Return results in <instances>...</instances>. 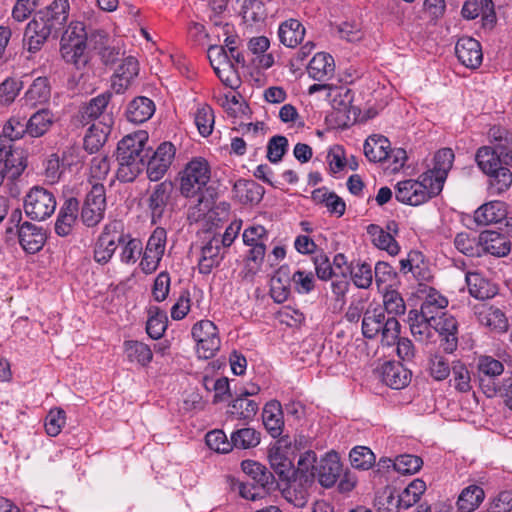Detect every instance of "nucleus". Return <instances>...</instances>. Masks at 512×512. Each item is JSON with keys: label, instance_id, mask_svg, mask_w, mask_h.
<instances>
[{"label": "nucleus", "instance_id": "obj_43", "mask_svg": "<svg viewBox=\"0 0 512 512\" xmlns=\"http://www.w3.org/2000/svg\"><path fill=\"white\" fill-rule=\"evenodd\" d=\"M374 276L379 289L396 288L400 284L398 273L389 263L384 261L376 263Z\"/></svg>", "mask_w": 512, "mask_h": 512}, {"label": "nucleus", "instance_id": "obj_27", "mask_svg": "<svg viewBox=\"0 0 512 512\" xmlns=\"http://www.w3.org/2000/svg\"><path fill=\"white\" fill-rule=\"evenodd\" d=\"M233 192L241 204H258L265 190L254 180L239 179L233 186Z\"/></svg>", "mask_w": 512, "mask_h": 512}, {"label": "nucleus", "instance_id": "obj_7", "mask_svg": "<svg viewBox=\"0 0 512 512\" xmlns=\"http://www.w3.org/2000/svg\"><path fill=\"white\" fill-rule=\"evenodd\" d=\"M24 209L26 215L36 221L49 218L56 209L54 194L40 186H34L25 197Z\"/></svg>", "mask_w": 512, "mask_h": 512}, {"label": "nucleus", "instance_id": "obj_12", "mask_svg": "<svg viewBox=\"0 0 512 512\" xmlns=\"http://www.w3.org/2000/svg\"><path fill=\"white\" fill-rule=\"evenodd\" d=\"M174 185L171 181H163L156 184L151 190L147 205L151 214V222L158 223L164 216L166 207L171 201Z\"/></svg>", "mask_w": 512, "mask_h": 512}, {"label": "nucleus", "instance_id": "obj_41", "mask_svg": "<svg viewBox=\"0 0 512 512\" xmlns=\"http://www.w3.org/2000/svg\"><path fill=\"white\" fill-rule=\"evenodd\" d=\"M51 97V87L46 77L36 78L25 93L24 99L27 104L35 106L49 101Z\"/></svg>", "mask_w": 512, "mask_h": 512}, {"label": "nucleus", "instance_id": "obj_24", "mask_svg": "<svg viewBox=\"0 0 512 512\" xmlns=\"http://www.w3.org/2000/svg\"><path fill=\"white\" fill-rule=\"evenodd\" d=\"M479 244L483 251L496 257H504L510 253L511 244L508 238L496 231L486 230L479 235Z\"/></svg>", "mask_w": 512, "mask_h": 512}, {"label": "nucleus", "instance_id": "obj_52", "mask_svg": "<svg viewBox=\"0 0 512 512\" xmlns=\"http://www.w3.org/2000/svg\"><path fill=\"white\" fill-rule=\"evenodd\" d=\"M23 87V83L15 78H7L0 83V105L12 104Z\"/></svg>", "mask_w": 512, "mask_h": 512}, {"label": "nucleus", "instance_id": "obj_39", "mask_svg": "<svg viewBox=\"0 0 512 512\" xmlns=\"http://www.w3.org/2000/svg\"><path fill=\"white\" fill-rule=\"evenodd\" d=\"M485 492L478 485H469L460 493L457 506L460 512H474L484 501Z\"/></svg>", "mask_w": 512, "mask_h": 512}, {"label": "nucleus", "instance_id": "obj_14", "mask_svg": "<svg viewBox=\"0 0 512 512\" xmlns=\"http://www.w3.org/2000/svg\"><path fill=\"white\" fill-rule=\"evenodd\" d=\"M105 121L92 124L83 139V147L89 154H94L107 142L112 130L113 120L111 117H104Z\"/></svg>", "mask_w": 512, "mask_h": 512}, {"label": "nucleus", "instance_id": "obj_23", "mask_svg": "<svg viewBox=\"0 0 512 512\" xmlns=\"http://www.w3.org/2000/svg\"><path fill=\"white\" fill-rule=\"evenodd\" d=\"M475 314L481 324L493 331L504 333L508 329V320L502 310L497 307L480 304L475 307Z\"/></svg>", "mask_w": 512, "mask_h": 512}, {"label": "nucleus", "instance_id": "obj_16", "mask_svg": "<svg viewBox=\"0 0 512 512\" xmlns=\"http://www.w3.org/2000/svg\"><path fill=\"white\" fill-rule=\"evenodd\" d=\"M455 54L461 64L470 69L478 68L483 60L481 45L472 37L460 38L455 46Z\"/></svg>", "mask_w": 512, "mask_h": 512}, {"label": "nucleus", "instance_id": "obj_46", "mask_svg": "<svg viewBox=\"0 0 512 512\" xmlns=\"http://www.w3.org/2000/svg\"><path fill=\"white\" fill-rule=\"evenodd\" d=\"M447 305L448 300L432 289L425 301L422 303L421 308L423 310V314L427 316L430 321H433V319H436V317L440 316L441 313H444L442 310L445 309Z\"/></svg>", "mask_w": 512, "mask_h": 512}, {"label": "nucleus", "instance_id": "obj_13", "mask_svg": "<svg viewBox=\"0 0 512 512\" xmlns=\"http://www.w3.org/2000/svg\"><path fill=\"white\" fill-rule=\"evenodd\" d=\"M454 160L453 150L450 148L440 149L434 156V167L424 175H429L432 179L434 187H432V194H439L443 189L444 181L447 177L449 170L452 167Z\"/></svg>", "mask_w": 512, "mask_h": 512}, {"label": "nucleus", "instance_id": "obj_54", "mask_svg": "<svg viewBox=\"0 0 512 512\" xmlns=\"http://www.w3.org/2000/svg\"><path fill=\"white\" fill-rule=\"evenodd\" d=\"M423 465V460L415 455L404 454L398 456L393 463L395 471L405 474H415Z\"/></svg>", "mask_w": 512, "mask_h": 512}, {"label": "nucleus", "instance_id": "obj_19", "mask_svg": "<svg viewBox=\"0 0 512 512\" xmlns=\"http://www.w3.org/2000/svg\"><path fill=\"white\" fill-rule=\"evenodd\" d=\"M317 457L316 453L312 450L304 452L297 464V468H294L293 484H297L302 488L311 486L316 479V464Z\"/></svg>", "mask_w": 512, "mask_h": 512}, {"label": "nucleus", "instance_id": "obj_20", "mask_svg": "<svg viewBox=\"0 0 512 512\" xmlns=\"http://www.w3.org/2000/svg\"><path fill=\"white\" fill-rule=\"evenodd\" d=\"M383 383L392 389H403L411 381L412 373L400 362L388 361L381 367Z\"/></svg>", "mask_w": 512, "mask_h": 512}, {"label": "nucleus", "instance_id": "obj_6", "mask_svg": "<svg viewBox=\"0 0 512 512\" xmlns=\"http://www.w3.org/2000/svg\"><path fill=\"white\" fill-rule=\"evenodd\" d=\"M432 179L429 175L422 174L420 180H404L396 186V199L404 204L418 206L438 194H432Z\"/></svg>", "mask_w": 512, "mask_h": 512}, {"label": "nucleus", "instance_id": "obj_8", "mask_svg": "<svg viewBox=\"0 0 512 512\" xmlns=\"http://www.w3.org/2000/svg\"><path fill=\"white\" fill-rule=\"evenodd\" d=\"M192 337L197 343L199 358L210 359L220 348L216 325L210 320H201L193 325Z\"/></svg>", "mask_w": 512, "mask_h": 512}, {"label": "nucleus", "instance_id": "obj_22", "mask_svg": "<svg viewBox=\"0 0 512 512\" xmlns=\"http://www.w3.org/2000/svg\"><path fill=\"white\" fill-rule=\"evenodd\" d=\"M79 212V201L75 197H69L65 200L59 210L55 223V232L59 236H67L72 232Z\"/></svg>", "mask_w": 512, "mask_h": 512}, {"label": "nucleus", "instance_id": "obj_4", "mask_svg": "<svg viewBox=\"0 0 512 512\" xmlns=\"http://www.w3.org/2000/svg\"><path fill=\"white\" fill-rule=\"evenodd\" d=\"M400 323L394 316H386L380 306L369 307L363 315L362 334L367 339L381 336L383 345H394L400 334Z\"/></svg>", "mask_w": 512, "mask_h": 512}, {"label": "nucleus", "instance_id": "obj_38", "mask_svg": "<svg viewBox=\"0 0 512 512\" xmlns=\"http://www.w3.org/2000/svg\"><path fill=\"white\" fill-rule=\"evenodd\" d=\"M367 233L371 237L372 243L377 248L387 251L392 256H395L399 253L400 246L394 239L393 235L389 232H386L379 225H368Z\"/></svg>", "mask_w": 512, "mask_h": 512}, {"label": "nucleus", "instance_id": "obj_47", "mask_svg": "<svg viewBox=\"0 0 512 512\" xmlns=\"http://www.w3.org/2000/svg\"><path fill=\"white\" fill-rule=\"evenodd\" d=\"M383 305L384 313L394 317L403 315L406 310L405 302L396 288L384 290Z\"/></svg>", "mask_w": 512, "mask_h": 512}, {"label": "nucleus", "instance_id": "obj_2", "mask_svg": "<svg viewBox=\"0 0 512 512\" xmlns=\"http://www.w3.org/2000/svg\"><path fill=\"white\" fill-rule=\"evenodd\" d=\"M210 180V167L203 158L191 160L181 173L180 193L194 200V207L199 211H208L213 205L215 189L207 186Z\"/></svg>", "mask_w": 512, "mask_h": 512}, {"label": "nucleus", "instance_id": "obj_56", "mask_svg": "<svg viewBox=\"0 0 512 512\" xmlns=\"http://www.w3.org/2000/svg\"><path fill=\"white\" fill-rule=\"evenodd\" d=\"M352 280L359 288H368L373 280V271L371 265L367 263H357L350 269Z\"/></svg>", "mask_w": 512, "mask_h": 512}, {"label": "nucleus", "instance_id": "obj_28", "mask_svg": "<svg viewBox=\"0 0 512 512\" xmlns=\"http://www.w3.org/2000/svg\"><path fill=\"white\" fill-rule=\"evenodd\" d=\"M55 122V116L49 109L34 112L28 120L25 119L28 136L39 138L44 136Z\"/></svg>", "mask_w": 512, "mask_h": 512}, {"label": "nucleus", "instance_id": "obj_17", "mask_svg": "<svg viewBox=\"0 0 512 512\" xmlns=\"http://www.w3.org/2000/svg\"><path fill=\"white\" fill-rule=\"evenodd\" d=\"M500 149H503L502 140L494 146H482L477 150L475 154L476 163L479 169L486 175L503 165H507L506 157H504V154L499 153Z\"/></svg>", "mask_w": 512, "mask_h": 512}, {"label": "nucleus", "instance_id": "obj_40", "mask_svg": "<svg viewBox=\"0 0 512 512\" xmlns=\"http://www.w3.org/2000/svg\"><path fill=\"white\" fill-rule=\"evenodd\" d=\"M488 192L491 195H500L506 192L512 185V172L508 165L488 173Z\"/></svg>", "mask_w": 512, "mask_h": 512}, {"label": "nucleus", "instance_id": "obj_57", "mask_svg": "<svg viewBox=\"0 0 512 512\" xmlns=\"http://www.w3.org/2000/svg\"><path fill=\"white\" fill-rule=\"evenodd\" d=\"M207 446L220 453H228L232 450V443L222 430H213L205 436Z\"/></svg>", "mask_w": 512, "mask_h": 512}, {"label": "nucleus", "instance_id": "obj_32", "mask_svg": "<svg viewBox=\"0 0 512 512\" xmlns=\"http://www.w3.org/2000/svg\"><path fill=\"white\" fill-rule=\"evenodd\" d=\"M309 76L316 81H325L334 74L335 64L333 57L328 53H317L308 65Z\"/></svg>", "mask_w": 512, "mask_h": 512}, {"label": "nucleus", "instance_id": "obj_49", "mask_svg": "<svg viewBox=\"0 0 512 512\" xmlns=\"http://www.w3.org/2000/svg\"><path fill=\"white\" fill-rule=\"evenodd\" d=\"M351 465L360 470H368L375 464L374 453L365 446H357L349 454Z\"/></svg>", "mask_w": 512, "mask_h": 512}, {"label": "nucleus", "instance_id": "obj_31", "mask_svg": "<svg viewBox=\"0 0 512 512\" xmlns=\"http://www.w3.org/2000/svg\"><path fill=\"white\" fill-rule=\"evenodd\" d=\"M507 211L505 203L501 201H491L483 204L474 213V220L478 225H489L499 223L505 220Z\"/></svg>", "mask_w": 512, "mask_h": 512}, {"label": "nucleus", "instance_id": "obj_29", "mask_svg": "<svg viewBox=\"0 0 512 512\" xmlns=\"http://www.w3.org/2000/svg\"><path fill=\"white\" fill-rule=\"evenodd\" d=\"M263 424L273 438H277L283 432V412L278 401L266 403L262 411Z\"/></svg>", "mask_w": 512, "mask_h": 512}, {"label": "nucleus", "instance_id": "obj_42", "mask_svg": "<svg viewBox=\"0 0 512 512\" xmlns=\"http://www.w3.org/2000/svg\"><path fill=\"white\" fill-rule=\"evenodd\" d=\"M123 345L124 352L130 362H137L142 366L151 362L153 353L147 344L136 340H126Z\"/></svg>", "mask_w": 512, "mask_h": 512}, {"label": "nucleus", "instance_id": "obj_34", "mask_svg": "<svg viewBox=\"0 0 512 512\" xmlns=\"http://www.w3.org/2000/svg\"><path fill=\"white\" fill-rule=\"evenodd\" d=\"M363 148L364 154L370 162H382L390 157V142L382 135L369 136Z\"/></svg>", "mask_w": 512, "mask_h": 512}, {"label": "nucleus", "instance_id": "obj_50", "mask_svg": "<svg viewBox=\"0 0 512 512\" xmlns=\"http://www.w3.org/2000/svg\"><path fill=\"white\" fill-rule=\"evenodd\" d=\"M213 70L225 86L230 88L238 87L239 77L235 62L228 60L224 63H219Z\"/></svg>", "mask_w": 512, "mask_h": 512}, {"label": "nucleus", "instance_id": "obj_36", "mask_svg": "<svg viewBox=\"0 0 512 512\" xmlns=\"http://www.w3.org/2000/svg\"><path fill=\"white\" fill-rule=\"evenodd\" d=\"M280 42L289 48H294L302 42L305 36V27L296 19L283 22L278 30Z\"/></svg>", "mask_w": 512, "mask_h": 512}, {"label": "nucleus", "instance_id": "obj_53", "mask_svg": "<svg viewBox=\"0 0 512 512\" xmlns=\"http://www.w3.org/2000/svg\"><path fill=\"white\" fill-rule=\"evenodd\" d=\"M452 375L455 389L460 393H467L472 389L471 377L468 368L460 361L454 362Z\"/></svg>", "mask_w": 512, "mask_h": 512}, {"label": "nucleus", "instance_id": "obj_9", "mask_svg": "<svg viewBox=\"0 0 512 512\" xmlns=\"http://www.w3.org/2000/svg\"><path fill=\"white\" fill-rule=\"evenodd\" d=\"M106 194L103 184H94L87 193L81 209V220L87 227H95L104 218Z\"/></svg>", "mask_w": 512, "mask_h": 512}, {"label": "nucleus", "instance_id": "obj_10", "mask_svg": "<svg viewBox=\"0 0 512 512\" xmlns=\"http://www.w3.org/2000/svg\"><path fill=\"white\" fill-rule=\"evenodd\" d=\"M119 222L108 224L104 227L94 246V260L101 264H107L115 253L117 244L126 241V235L118 232Z\"/></svg>", "mask_w": 512, "mask_h": 512}, {"label": "nucleus", "instance_id": "obj_60", "mask_svg": "<svg viewBox=\"0 0 512 512\" xmlns=\"http://www.w3.org/2000/svg\"><path fill=\"white\" fill-rule=\"evenodd\" d=\"M478 371L480 375L493 378L503 373L504 365L491 356H481L478 360Z\"/></svg>", "mask_w": 512, "mask_h": 512}, {"label": "nucleus", "instance_id": "obj_21", "mask_svg": "<svg viewBox=\"0 0 512 512\" xmlns=\"http://www.w3.org/2000/svg\"><path fill=\"white\" fill-rule=\"evenodd\" d=\"M241 468L251 478L252 482L262 487L263 492L278 488L274 474L261 463L254 460H244L241 463Z\"/></svg>", "mask_w": 512, "mask_h": 512}, {"label": "nucleus", "instance_id": "obj_62", "mask_svg": "<svg viewBox=\"0 0 512 512\" xmlns=\"http://www.w3.org/2000/svg\"><path fill=\"white\" fill-rule=\"evenodd\" d=\"M126 238L129 239L124 242L125 245L120 254L121 261L127 264L135 263L143 251L142 242L137 238H130L129 236H126Z\"/></svg>", "mask_w": 512, "mask_h": 512}, {"label": "nucleus", "instance_id": "obj_33", "mask_svg": "<svg viewBox=\"0 0 512 512\" xmlns=\"http://www.w3.org/2000/svg\"><path fill=\"white\" fill-rule=\"evenodd\" d=\"M155 112L154 102L144 96L134 98L127 107L126 117L127 120L140 124L149 120Z\"/></svg>", "mask_w": 512, "mask_h": 512}, {"label": "nucleus", "instance_id": "obj_58", "mask_svg": "<svg viewBox=\"0 0 512 512\" xmlns=\"http://www.w3.org/2000/svg\"><path fill=\"white\" fill-rule=\"evenodd\" d=\"M288 148V140L281 135L273 136L267 145V158L272 163H278L282 160Z\"/></svg>", "mask_w": 512, "mask_h": 512}, {"label": "nucleus", "instance_id": "obj_15", "mask_svg": "<svg viewBox=\"0 0 512 512\" xmlns=\"http://www.w3.org/2000/svg\"><path fill=\"white\" fill-rule=\"evenodd\" d=\"M316 478L321 486L330 488L334 486L343 472L342 464L337 453H328L316 466Z\"/></svg>", "mask_w": 512, "mask_h": 512}, {"label": "nucleus", "instance_id": "obj_30", "mask_svg": "<svg viewBox=\"0 0 512 512\" xmlns=\"http://www.w3.org/2000/svg\"><path fill=\"white\" fill-rule=\"evenodd\" d=\"M25 167L26 164L23 162L22 157L0 147V185L5 177L10 180L19 177L25 170Z\"/></svg>", "mask_w": 512, "mask_h": 512}, {"label": "nucleus", "instance_id": "obj_1", "mask_svg": "<svg viewBox=\"0 0 512 512\" xmlns=\"http://www.w3.org/2000/svg\"><path fill=\"white\" fill-rule=\"evenodd\" d=\"M69 11L68 0H54L49 6L39 10L25 29L27 50L36 53L50 36L57 37L68 20Z\"/></svg>", "mask_w": 512, "mask_h": 512}, {"label": "nucleus", "instance_id": "obj_26", "mask_svg": "<svg viewBox=\"0 0 512 512\" xmlns=\"http://www.w3.org/2000/svg\"><path fill=\"white\" fill-rule=\"evenodd\" d=\"M224 247L219 242V237L214 236L201 250V257L198 262L199 272L209 274L214 267H217L222 259L221 250Z\"/></svg>", "mask_w": 512, "mask_h": 512}, {"label": "nucleus", "instance_id": "obj_5", "mask_svg": "<svg viewBox=\"0 0 512 512\" xmlns=\"http://www.w3.org/2000/svg\"><path fill=\"white\" fill-rule=\"evenodd\" d=\"M87 39L88 35L82 22H71L61 37L62 58L78 70L85 68L89 62L88 54L85 52Z\"/></svg>", "mask_w": 512, "mask_h": 512}, {"label": "nucleus", "instance_id": "obj_63", "mask_svg": "<svg viewBox=\"0 0 512 512\" xmlns=\"http://www.w3.org/2000/svg\"><path fill=\"white\" fill-rule=\"evenodd\" d=\"M431 326L439 334L453 333L457 335L458 333V323L456 319L446 313H441L440 316L433 319Z\"/></svg>", "mask_w": 512, "mask_h": 512}, {"label": "nucleus", "instance_id": "obj_55", "mask_svg": "<svg viewBox=\"0 0 512 512\" xmlns=\"http://www.w3.org/2000/svg\"><path fill=\"white\" fill-rule=\"evenodd\" d=\"M451 371L452 368H450L449 362L444 356L440 354H434L430 357L429 372L434 380H445L449 376Z\"/></svg>", "mask_w": 512, "mask_h": 512}, {"label": "nucleus", "instance_id": "obj_35", "mask_svg": "<svg viewBox=\"0 0 512 512\" xmlns=\"http://www.w3.org/2000/svg\"><path fill=\"white\" fill-rule=\"evenodd\" d=\"M259 404L248 398H234L228 405L227 414L235 420L248 423L257 414Z\"/></svg>", "mask_w": 512, "mask_h": 512}, {"label": "nucleus", "instance_id": "obj_37", "mask_svg": "<svg viewBox=\"0 0 512 512\" xmlns=\"http://www.w3.org/2000/svg\"><path fill=\"white\" fill-rule=\"evenodd\" d=\"M466 282L470 295L476 299H490L497 294V287L484 279L479 273H467Z\"/></svg>", "mask_w": 512, "mask_h": 512}, {"label": "nucleus", "instance_id": "obj_3", "mask_svg": "<svg viewBox=\"0 0 512 512\" xmlns=\"http://www.w3.org/2000/svg\"><path fill=\"white\" fill-rule=\"evenodd\" d=\"M148 142V134L139 131L125 136L117 146V179L121 182H133L144 170L146 159L149 157L145 145Z\"/></svg>", "mask_w": 512, "mask_h": 512}, {"label": "nucleus", "instance_id": "obj_51", "mask_svg": "<svg viewBox=\"0 0 512 512\" xmlns=\"http://www.w3.org/2000/svg\"><path fill=\"white\" fill-rule=\"evenodd\" d=\"M194 121L199 133L203 137L209 136L212 133L214 125V113L212 108L206 104L198 107Z\"/></svg>", "mask_w": 512, "mask_h": 512}, {"label": "nucleus", "instance_id": "obj_44", "mask_svg": "<svg viewBox=\"0 0 512 512\" xmlns=\"http://www.w3.org/2000/svg\"><path fill=\"white\" fill-rule=\"evenodd\" d=\"M148 313L149 318L146 323V332L152 339H160L167 328V315L156 306H151Z\"/></svg>", "mask_w": 512, "mask_h": 512}, {"label": "nucleus", "instance_id": "obj_45", "mask_svg": "<svg viewBox=\"0 0 512 512\" xmlns=\"http://www.w3.org/2000/svg\"><path fill=\"white\" fill-rule=\"evenodd\" d=\"M260 433L253 428H241L231 433L230 443L232 449H250L260 443Z\"/></svg>", "mask_w": 512, "mask_h": 512}, {"label": "nucleus", "instance_id": "obj_61", "mask_svg": "<svg viewBox=\"0 0 512 512\" xmlns=\"http://www.w3.org/2000/svg\"><path fill=\"white\" fill-rule=\"evenodd\" d=\"M291 280L295 290L300 294L310 293L315 286V278L312 272L298 270L293 273Z\"/></svg>", "mask_w": 512, "mask_h": 512}, {"label": "nucleus", "instance_id": "obj_64", "mask_svg": "<svg viewBox=\"0 0 512 512\" xmlns=\"http://www.w3.org/2000/svg\"><path fill=\"white\" fill-rule=\"evenodd\" d=\"M313 262L315 265L316 275L319 279L328 280L333 276H336L328 256L323 252L314 256Z\"/></svg>", "mask_w": 512, "mask_h": 512}, {"label": "nucleus", "instance_id": "obj_48", "mask_svg": "<svg viewBox=\"0 0 512 512\" xmlns=\"http://www.w3.org/2000/svg\"><path fill=\"white\" fill-rule=\"evenodd\" d=\"M112 97V92L106 91L94 98H92L88 104H86L82 110V118L83 119H96L100 115L103 114L106 109L110 99Z\"/></svg>", "mask_w": 512, "mask_h": 512}, {"label": "nucleus", "instance_id": "obj_25", "mask_svg": "<svg viewBox=\"0 0 512 512\" xmlns=\"http://www.w3.org/2000/svg\"><path fill=\"white\" fill-rule=\"evenodd\" d=\"M25 135H28L25 117L12 116L3 125L0 147L14 153L12 142L22 139Z\"/></svg>", "mask_w": 512, "mask_h": 512}, {"label": "nucleus", "instance_id": "obj_18", "mask_svg": "<svg viewBox=\"0 0 512 512\" xmlns=\"http://www.w3.org/2000/svg\"><path fill=\"white\" fill-rule=\"evenodd\" d=\"M17 234L20 245L30 254L40 251L46 241L45 230L30 222L21 224L17 230Z\"/></svg>", "mask_w": 512, "mask_h": 512}, {"label": "nucleus", "instance_id": "obj_59", "mask_svg": "<svg viewBox=\"0 0 512 512\" xmlns=\"http://www.w3.org/2000/svg\"><path fill=\"white\" fill-rule=\"evenodd\" d=\"M65 412L60 408L52 409L46 416L45 430L49 436H57L65 424Z\"/></svg>", "mask_w": 512, "mask_h": 512}, {"label": "nucleus", "instance_id": "obj_11", "mask_svg": "<svg viewBox=\"0 0 512 512\" xmlns=\"http://www.w3.org/2000/svg\"><path fill=\"white\" fill-rule=\"evenodd\" d=\"M175 152L176 149L171 142H163L158 146L145 165L151 181H158L166 174L175 157Z\"/></svg>", "mask_w": 512, "mask_h": 512}]
</instances>
